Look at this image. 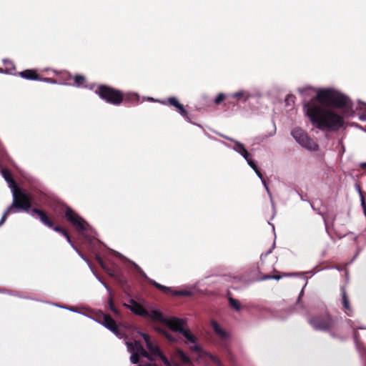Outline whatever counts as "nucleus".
Here are the masks:
<instances>
[{"label": "nucleus", "mask_w": 366, "mask_h": 366, "mask_svg": "<svg viewBox=\"0 0 366 366\" xmlns=\"http://www.w3.org/2000/svg\"><path fill=\"white\" fill-rule=\"evenodd\" d=\"M348 98L333 89L317 91L316 97L304 104V111L312 123L321 130L335 131L344 123L335 108L350 107Z\"/></svg>", "instance_id": "1"}, {"label": "nucleus", "mask_w": 366, "mask_h": 366, "mask_svg": "<svg viewBox=\"0 0 366 366\" xmlns=\"http://www.w3.org/2000/svg\"><path fill=\"white\" fill-rule=\"evenodd\" d=\"M140 335L143 337L149 352L144 349L139 342L126 341L125 342L128 351L132 354L130 360L133 364L138 362L140 356L148 357L150 360H152L155 357H159L166 366H178L177 364L172 365L169 362L167 358L162 355L159 347L152 342L148 335L140 333Z\"/></svg>", "instance_id": "2"}, {"label": "nucleus", "mask_w": 366, "mask_h": 366, "mask_svg": "<svg viewBox=\"0 0 366 366\" xmlns=\"http://www.w3.org/2000/svg\"><path fill=\"white\" fill-rule=\"evenodd\" d=\"M1 174L5 180L8 182L9 187L12 189L13 202L4 213L0 222V225L5 222L9 214L16 212V209H21L26 212H29L31 201V197L29 194L16 188V183L9 170L2 169Z\"/></svg>", "instance_id": "3"}, {"label": "nucleus", "mask_w": 366, "mask_h": 366, "mask_svg": "<svg viewBox=\"0 0 366 366\" xmlns=\"http://www.w3.org/2000/svg\"><path fill=\"white\" fill-rule=\"evenodd\" d=\"M164 324L167 325L172 330L180 332L186 338L187 344H192L189 347V350L197 352L199 356L202 355V351L200 347L196 345L197 337L189 330L184 329L185 320L177 317H169L166 318Z\"/></svg>", "instance_id": "4"}, {"label": "nucleus", "mask_w": 366, "mask_h": 366, "mask_svg": "<svg viewBox=\"0 0 366 366\" xmlns=\"http://www.w3.org/2000/svg\"><path fill=\"white\" fill-rule=\"evenodd\" d=\"M97 93L102 99L112 104L118 105L123 100V94L120 91L107 86H99Z\"/></svg>", "instance_id": "5"}, {"label": "nucleus", "mask_w": 366, "mask_h": 366, "mask_svg": "<svg viewBox=\"0 0 366 366\" xmlns=\"http://www.w3.org/2000/svg\"><path fill=\"white\" fill-rule=\"evenodd\" d=\"M292 135L295 140L303 147L310 150L317 149V144L310 139L307 134L300 128H296L292 132Z\"/></svg>", "instance_id": "6"}, {"label": "nucleus", "mask_w": 366, "mask_h": 366, "mask_svg": "<svg viewBox=\"0 0 366 366\" xmlns=\"http://www.w3.org/2000/svg\"><path fill=\"white\" fill-rule=\"evenodd\" d=\"M310 323L315 330H328L335 326V321L328 315L315 317Z\"/></svg>", "instance_id": "7"}, {"label": "nucleus", "mask_w": 366, "mask_h": 366, "mask_svg": "<svg viewBox=\"0 0 366 366\" xmlns=\"http://www.w3.org/2000/svg\"><path fill=\"white\" fill-rule=\"evenodd\" d=\"M134 267L137 269L138 272L143 276L144 278L148 279V281L150 284L154 285L156 288L158 290L162 291L163 292L166 294L172 293L174 295H183V296H190L192 295V292L189 290H181V291H177L173 292L171 287H168L164 285H162L157 282H155L153 280L149 279L146 274L144 272V271L135 263H133Z\"/></svg>", "instance_id": "8"}, {"label": "nucleus", "mask_w": 366, "mask_h": 366, "mask_svg": "<svg viewBox=\"0 0 366 366\" xmlns=\"http://www.w3.org/2000/svg\"><path fill=\"white\" fill-rule=\"evenodd\" d=\"M97 318L100 324L111 330L117 337H123V333L121 328L117 325L116 322L109 315L100 312Z\"/></svg>", "instance_id": "9"}, {"label": "nucleus", "mask_w": 366, "mask_h": 366, "mask_svg": "<svg viewBox=\"0 0 366 366\" xmlns=\"http://www.w3.org/2000/svg\"><path fill=\"white\" fill-rule=\"evenodd\" d=\"M65 216L67 220L71 222L79 232L84 233V232L86 229V222L77 214H76L71 209L66 208Z\"/></svg>", "instance_id": "10"}, {"label": "nucleus", "mask_w": 366, "mask_h": 366, "mask_svg": "<svg viewBox=\"0 0 366 366\" xmlns=\"http://www.w3.org/2000/svg\"><path fill=\"white\" fill-rule=\"evenodd\" d=\"M129 305L124 304V306H125L127 308H129L134 314L146 317L147 315V310H146L142 305L138 304L137 302H135L134 300H131L129 301Z\"/></svg>", "instance_id": "11"}, {"label": "nucleus", "mask_w": 366, "mask_h": 366, "mask_svg": "<svg viewBox=\"0 0 366 366\" xmlns=\"http://www.w3.org/2000/svg\"><path fill=\"white\" fill-rule=\"evenodd\" d=\"M225 138L234 142V149L237 152L239 153L247 160V163L249 162V160H252L249 158V154L247 150L245 149V147H244V145L242 143H240L237 141H235L232 139L228 138V137H225Z\"/></svg>", "instance_id": "12"}, {"label": "nucleus", "mask_w": 366, "mask_h": 366, "mask_svg": "<svg viewBox=\"0 0 366 366\" xmlns=\"http://www.w3.org/2000/svg\"><path fill=\"white\" fill-rule=\"evenodd\" d=\"M31 213L32 215H34V214H36L40 220L41 221L42 223H44L45 225H46L47 227H53V223L51 222V221H50L48 218V217L46 216V213L44 212L42 210H40V209H34L31 211Z\"/></svg>", "instance_id": "13"}, {"label": "nucleus", "mask_w": 366, "mask_h": 366, "mask_svg": "<svg viewBox=\"0 0 366 366\" xmlns=\"http://www.w3.org/2000/svg\"><path fill=\"white\" fill-rule=\"evenodd\" d=\"M168 102L169 103L174 107L175 108H177V109L178 110V112L180 113V114L182 116H183L185 118H187V112L184 109V107L182 104H181L179 101L177 100V98L175 97H170L169 99H168Z\"/></svg>", "instance_id": "14"}, {"label": "nucleus", "mask_w": 366, "mask_h": 366, "mask_svg": "<svg viewBox=\"0 0 366 366\" xmlns=\"http://www.w3.org/2000/svg\"><path fill=\"white\" fill-rule=\"evenodd\" d=\"M145 317H149L154 321H158L162 323H164L166 320L160 311L155 310L147 311V315Z\"/></svg>", "instance_id": "15"}, {"label": "nucleus", "mask_w": 366, "mask_h": 366, "mask_svg": "<svg viewBox=\"0 0 366 366\" xmlns=\"http://www.w3.org/2000/svg\"><path fill=\"white\" fill-rule=\"evenodd\" d=\"M20 76L22 78L29 80H38L39 79V75L36 71L31 69H27L19 73Z\"/></svg>", "instance_id": "16"}, {"label": "nucleus", "mask_w": 366, "mask_h": 366, "mask_svg": "<svg viewBox=\"0 0 366 366\" xmlns=\"http://www.w3.org/2000/svg\"><path fill=\"white\" fill-rule=\"evenodd\" d=\"M248 164L254 169V171L255 172V173L257 174V175L261 179L267 192H268V194L270 195V191L268 188V186L266 184V182L264 181V179H263V177H262V173L259 172V170L258 169L257 165L255 164V163L253 162V160H249V162H248Z\"/></svg>", "instance_id": "17"}, {"label": "nucleus", "mask_w": 366, "mask_h": 366, "mask_svg": "<svg viewBox=\"0 0 366 366\" xmlns=\"http://www.w3.org/2000/svg\"><path fill=\"white\" fill-rule=\"evenodd\" d=\"M212 327L214 332L221 337L225 338L227 336V332L218 325L215 321L212 322Z\"/></svg>", "instance_id": "18"}, {"label": "nucleus", "mask_w": 366, "mask_h": 366, "mask_svg": "<svg viewBox=\"0 0 366 366\" xmlns=\"http://www.w3.org/2000/svg\"><path fill=\"white\" fill-rule=\"evenodd\" d=\"M176 355L179 357L184 364L192 365V360L188 357L182 350L178 349L176 351Z\"/></svg>", "instance_id": "19"}, {"label": "nucleus", "mask_w": 366, "mask_h": 366, "mask_svg": "<svg viewBox=\"0 0 366 366\" xmlns=\"http://www.w3.org/2000/svg\"><path fill=\"white\" fill-rule=\"evenodd\" d=\"M52 228L54 229V231L61 232L66 238V240L68 241V242L71 244V239H70L67 232L65 229H64L59 227H52Z\"/></svg>", "instance_id": "20"}, {"label": "nucleus", "mask_w": 366, "mask_h": 366, "mask_svg": "<svg viewBox=\"0 0 366 366\" xmlns=\"http://www.w3.org/2000/svg\"><path fill=\"white\" fill-rule=\"evenodd\" d=\"M229 305L232 307H233L234 310L239 311L241 308L240 303L238 300L233 299L232 297H229Z\"/></svg>", "instance_id": "21"}, {"label": "nucleus", "mask_w": 366, "mask_h": 366, "mask_svg": "<svg viewBox=\"0 0 366 366\" xmlns=\"http://www.w3.org/2000/svg\"><path fill=\"white\" fill-rule=\"evenodd\" d=\"M85 83V78L83 76L77 75L74 77L75 85L80 86H83Z\"/></svg>", "instance_id": "22"}, {"label": "nucleus", "mask_w": 366, "mask_h": 366, "mask_svg": "<svg viewBox=\"0 0 366 366\" xmlns=\"http://www.w3.org/2000/svg\"><path fill=\"white\" fill-rule=\"evenodd\" d=\"M342 303L346 310H350L349 300L345 290L342 291Z\"/></svg>", "instance_id": "23"}, {"label": "nucleus", "mask_w": 366, "mask_h": 366, "mask_svg": "<svg viewBox=\"0 0 366 366\" xmlns=\"http://www.w3.org/2000/svg\"><path fill=\"white\" fill-rule=\"evenodd\" d=\"M109 309L111 310V311L117 316L119 315V311L117 310V309L114 307V303H113V301H112V299L110 298L109 300Z\"/></svg>", "instance_id": "24"}, {"label": "nucleus", "mask_w": 366, "mask_h": 366, "mask_svg": "<svg viewBox=\"0 0 366 366\" xmlns=\"http://www.w3.org/2000/svg\"><path fill=\"white\" fill-rule=\"evenodd\" d=\"M209 357L211 359V360L214 363L216 364L218 366H221V362L220 360L216 357V356H214L212 355H208Z\"/></svg>", "instance_id": "25"}, {"label": "nucleus", "mask_w": 366, "mask_h": 366, "mask_svg": "<svg viewBox=\"0 0 366 366\" xmlns=\"http://www.w3.org/2000/svg\"><path fill=\"white\" fill-rule=\"evenodd\" d=\"M159 332H162L163 333L165 337L171 342H175L176 340L171 335H169L168 333L164 332L163 330H159V329H157Z\"/></svg>", "instance_id": "26"}, {"label": "nucleus", "mask_w": 366, "mask_h": 366, "mask_svg": "<svg viewBox=\"0 0 366 366\" xmlns=\"http://www.w3.org/2000/svg\"><path fill=\"white\" fill-rule=\"evenodd\" d=\"M225 97L223 94H219L215 99V103L217 104H220L224 99Z\"/></svg>", "instance_id": "27"}, {"label": "nucleus", "mask_w": 366, "mask_h": 366, "mask_svg": "<svg viewBox=\"0 0 366 366\" xmlns=\"http://www.w3.org/2000/svg\"><path fill=\"white\" fill-rule=\"evenodd\" d=\"M295 97L293 95H288L286 97L285 101L289 104L290 102L291 103H294L295 102Z\"/></svg>", "instance_id": "28"}, {"label": "nucleus", "mask_w": 366, "mask_h": 366, "mask_svg": "<svg viewBox=\"0 0 366 366\" xmlns=\"http://www.w3.org/2000/svg\"><path fill=\"white\" fill-rule=\"evenodd\" d=\"M244 95V93L243 92H237L234 94V97L237 99H239L240 97H242V96Z\"/></svg>", "instance_id": "29"}, {"label": "nucleus", "mask_w": 366, "mask_h": 366, "mask_svg": "<svg viewBox=\"0 0 366 366\" xmlns=\"http://www.w3.org/2000/svg\"><path fill=\"white\" fill-rule=\"evenodd\" d=\"M139 366H157V365L154 363L149 362V363H147V364H145V365H141Z\"/></svg>", "instance_id": "30"}, {"label": "nucleus", "mask_w": 366, "mask_h": 366, "mask_svg": "<svg viewBox=\"0 0 366 366\" xmlns=\"http://www.w3.org/2000/svg\"><path fill=\"white\" fill-rule=\"evenodd\" d=\"M268 278H272V279H274V280H280V276H277V275L269 276Z\"/></svg>", "instance_id": "31"}, {"label": "nucleus", "mask_w": 366, "mask_h": 366, "mask_svg": "<svg viewBox=\"0 0 366 366\" xmlns=\"http://www.w3.org/2000/svg\"><path fill=\"white\" fill-rule=\"evenodd\" d=\"M360 167H361V168H362V169H366V162H365V163H362V164H360Z\"/></svg>", "instance_id": "32"}, {"label": "nucleus", "mask_w": 366, "mask_h": 366, "mask_svg": "<svg viewBox=\"0 0 366 366\" xmlns=\"http://www.w3.org/2000/svg\"><path fill=\"white\" fill-rule=\"evenodd\" d=\"M269 275L266 276L265 277H264V278H263V280H267V279H269V278H268V277H269Z\"/></svg>", "instance_id": "33"}, {"label": "nucleus", "mask_w": 366, "mask_h": 366, "mask_svg": "<svg viewBox=\"0 0 366 366\" xmlns=\"http://www.w3.org/2000/svg\"><path fill=\"white\" fill-rule=\"evenodd\" d=\"M299 90L300 92H303V89H300Z\"/></svg>", "instance_id": "34"}, {"label": "nucleus", "mask_w": 366, "mask_h": 366, "mask_svg": "<svg viewBox=\"0 0 366 366\" xmlns=\"http://www.w3.org/2000/svg\"><path fill=\"white\" fill-rule=\"evenodd\" d=\"M365 215H366V209H365Z\"/></svg>", "instance_id": "35"}]
</instances>
